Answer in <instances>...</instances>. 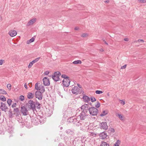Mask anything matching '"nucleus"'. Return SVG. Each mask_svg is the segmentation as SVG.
<instances>
[{
    "label": "nucleus",
    "instance_id": "obj_22",
    "mask_svg": "<svg viewBox=\"0 0 146 146\" xmlns=\"http://www.w3.org/2000/svg\"><path fill=\"white\" fill-rule=\"evenodd\" d=\"M38 90H40V92L42 93H43L45 91V89L44 86L41 85L39 86V88Z\"/></svg>",
    "mask_w": 146,
    "mask_h": 146
},
{
    "label": "nucleus",
    "instance_id": "obj_10",
    "mask_svg": "<svg viewBox=\"0 0 146 146\" xmlns=\"http://www.w3.org/2000/svg\"><path fill=\"white\" fill-rule=\"evenodd\" d=\"M0 108L2 110L6 112L8 109L7 106H6V104L3 102L1 103V105L0 106Z\"/></svg>",
    "mask_w": 146,
    "mask_h": 146
},
{
    "label": "nucleus",
    "instance_id": "obj_1",
    "mask_svg": "<svg viewBox=\"0 0 146 146\" xmlns=\"http://www.w3.org/2000/svg\"><path fill=\"white\" fill-rule=\"evenodd\" d=\"M81 109L82 111L80 113L79 116L81 120H84L89 115L88 105L86 104L82 106L81 107Z\"/></svg>",
    "mask_w": 146,
    "mask_h": 146
},
{
    "label": "nucleus",
    "instance_id": "obj_29",
    "mask_svg": "<svg viewBox=\"0 0 146 146\" xmlns=\"http://www.w3.org/2000/svg\"><path fill=\"white\" fill-rule=\"evenodd\" d=\"M35 40V38L33 37L30 40H28L27 41V43L29 44V43H31L33 42Z\"/></svg>",
    "mask_w": 146,
    "mask_h": 146
},
{
    "label": "nucleus",
    "instance_id": "obj_60",
    "mask_svg": "<svg viewBox=\"0 0 146 146\" xmlns=\"http://www.w3.org/2000/svg\"><path fill=\"white\" fill-rule=\"evenodd\" d=\"M109 2V1H106V2L107 3H108Z\"/></svg>",
    "mask_w": 146,
    "mask_h": 146
},
{
    "label": "nucleus",
    "instance_id": "obj_7",
    "mask_svg": "<svg viewBox=\"0 0 146 146\" xmlns=\"http://www.w3.org/2000/svg\"><path fill=\"white\" fill-rule=\"evenodd\" d=\"M21 111L24 115H26L29 114L28 110L25 106H23L21 107Z\"/></svg>",
    "mask_w": 146,
    "mask_h": 146
},
{
    "label": "nucleus",
    "instance_id": "obj_2",
    "mask_svg": "<svg viewBox=\"0 0 146 146\" xmlns=\"http://www.w3.org/2000/svg\"><path fill=\"white\" fill-rule=\"evenodd\" d=\"M68 121L70 123L74 124L78 126H79L81 124V123H80V121L77 119V118L75 117H70L68 119Z\"/></svg>",
    "mask_w": 146,
    "mask_h": 146
},
{
    "label": "nucleus",
    "instance_id": "obj_44",
    "mask_svg": "<svg viewBox=\"0 0 146 146\" xmlns=\"http://www.w3.org/2000/svg\"><path fill=\"white\" fill-rule=\"evenodd\" d=\"M49 73V72L48 71H45L44 73V75H47Z\"/></svg>",
    "mask_w": 146,
    "mask_h": 146
},
{
    "label": "nucleus",
    "instance_id": "obj_27",
    "mask_svg": "<svg viewBox=\"0 0 146 146\" xmlns=\"http://www.w3.org/2000/svg\"><path fill=\"white\" fill-rule=\"evenodd\" d=\"M14 111L15 113H18L20 114V111L18 108H14Z\"/></svg>",
    "mask_w": 146,
    "mask_h": 146
},
{
    "label": "nucleus",
    "instance_id": "obj_14",
    "mask_svg": "<svg viewBox=\"0 0 146 146\" xmlns=\"http://www.w3.org/2000/svg\"><path fill=\"white\" fill-rule=\"evenodd\" d=\"M32 122L35 125H36L37 124L38 122L40 121V120L38 119L37 117H33L32 119Z\"/></svg>",
    "mask_w": 146,
    "mask_h": 146
},
{
    "label": "nucleus",
    "instance_id": "obj_50",
    "mask_svg": "<svg viewBox=\"0 0 146 146\" xmlns=\"http://www.w3.org/2000/svg\"><path fill=\"white\" fill-rule=\"evenodd\" d=\"M29 86L30 87H31L32 86V83H29L28 84Z\"/></svg>",
    "mask_w": 146,
    "mask_h": 146
},
{
    "label": "nucleus",
    "instance_id": "obj_36",
    "mask_svg": "<svg viewBox=\"0 0 146 146\" xmlns=\"http://www.w3.org/2000/svg\"><path fill=\"white\" fill-rule=\"evenodd\" d=\"M24 99V97L23 95H21L19 97V100L21 101H23Z\"/></svg>",
    "mask_w": 146,
    "mask_h": 146
},
{
    "label": "nucleus",
    "instance_id": "obj_55",
    "mask_svg": "<svg viewBox=\"0 0 146 146\" xmlns=\"http://www.w3.org/2000/svg\"><path fill=\"white\" fill-rule=\"evenodd\" d=\"M79 28L78 27H76L74 28V30H77L79 29Z\"/></svg>",
    "mask_w": 146,
    "mask_h": 146
},
{
    "label": "nucleus",
    "instance_id": "obj_19",
    "mask_svg": "<svg viewBox=\"0 0 146 146\" xmlns=\"http://www.w3.org/2000/svg\"><path fill=\"white\" fill-rule=\"evenodd\" d=\"M35 96V94L34 93L31 92H28L27 94V97L29 99L33 98Z\"/></svg>",
    "mask_w": 146,
    "mask_h": 146
},
{
    "label": "nucleus",
    "instance_id": "obj_33",
    "mask_svg": "<svg viewBox=\"0 0 146 146\" xmlns=\"http://www.w3.org/2000/svg\"><path fill=\"white\" fill-rule=\"evenodd\" d=\"M142 42L143 43L144 42V41L143 39H138V40L136 41H135L134 42Z\"/></svg>",
    "mask_w": 146,
    "mask_h": 146
},
{
    "label": "nucleus",
    "instance_id": "obj_59",
    "mask_svg": "<svg viewBox=\"0 0 146 146\" xmlns=\"http://www.w3.org/2000/svg\"><path fill=\"white\" fill-rule=\"evenodd\" d=\"M2 20V17L0 16V20Z\"/></svg>",
    "mask_w": 146,
    "mask_h": 146
},
{
    "label": "nucleus",
    "instance_id": "obj_46",
    "mask_svg": "<svg viewBox=\"0 0 146 146\" xmlns=\"http://www.w3.org/2000/svg\"><path fill=\"white\" fill-rule=\"evenodd\" d=\"M126 65L125 64L123 66H122L121 67V69H125L126 68Z\"/></svg>",
    "mask_w": 146,
    "mask_h": 146
},
{
    "label": "nucleus",
    "instance_id": "obj_34",
    "mask_svg": "<svg viewBox=\"0 0 146 146\" xmlns=\"http://www.w3.org/2000/svg\"><path fill=\"white\" fill-rule=\"evenodd\" d=\"M91 100L92 102H93L96 101V100L94 97H92L91 98Z\"/></svg>",
    "mask_w": 146,
    "mask_h": 146
},
{
    "label": "nucleus",
    "instance_id": "obj_45",
    "mask_svg": "<svg viewBox=\"0 0 146 146\" xmlns=\"http://www.w3.org/2000/svg\"><path fill=\"white\" fill-rule=\"evenodd\" d=\"M16 103H13L11 107L12 108H13L16 106Z\"/></svg>",
    "mask_w": 146,
    "mask_h": 146
},
{
    "label": "nucleus",
    "instance_id": "obj_62",
    "mask_svg": "<svg viewBox=\"0 0 146 146\" xmlns=\"http://www.w3.org/2000/svg\"><path fill=\"white\" fill-rule=\"evenodd\" d=\"M107 95H108V96H109V93H108V94H107Z\"/></svg>",
    "mask_w": 146,
    "mask_h": 146
},
{
    "label": "nucleus",
    "instance_id": "obj_58",
    "mask_svg": "<svg viewBox=\"0 0 146 146\" xmlns=\"http://www.w3.org/2000/svg\"><path fill=\"white\" fill-rule=\"evenodd\" d=\"M92 136H94V135H95H95H96V134H94V133H92Z\"/></svg>",
    "mask_w": 146,
    "mask_h": 146
},
{
    "label": "nucleus",
    "instance_id": "obj_57",
    "mask_svg": "<svg viewBox=\"0 0 146 146\" xmlns=\"http://www.w3.org/2000/svg\"><path fill=\"white\" fill-rule=\"evenodd\" d=\"M103 41L107 45H108V43L104 40H103Z\"/></svg>",
    "mask_w": 146,
    "mask_h": 146
},
{
    "label": "nucleus",
    "instance_id": "obj_30",
    "mask_svg": "<svg viewBox=\"0 0 146 146\" xmlns=\"http://www.w3.org/2000/svg\"><path fill=\"white\" fill-rule=\"evenodd\" d=\"M120 141L119 140H117L116 142L114 144L115 146H119V145L120 143Z\"/></svg>",
    "mask_w": 146,
    "mask_h": 146
},
{
    "label": "nucleus",
    "instance_id": "obj_28",
    "mask_svg": "<svg viewBox=\"0 0 146 146\" xmlns=\"http://www.w3.org/2000/svg\"><path fill=\"white\" fill-rule=\"evenodd\" d=\"M116 116H118L121 120H122L123 119V117L122 115L118 114Z\"/></svg>",
    "mask_w": 146,
    "mask_h": 146
},
{
    "label": "nucleus",
    "instance_id": "obj_53",
    "mask_svg": "<svg viewBox=\"0 0 146 146\" xmlns=\"http://www.w3.org/2000/svg\"><path fill=\"white\" fill-rule=\"evenodd\" d=\"M58 146H64V145L62 143H60L59 144Z\"/></svg>",
    "mask_w": 146,
    "mask_h": 146
},
{
    "label": "nucleus",
    "instance_id": "obj_32",
    "mask_svg": "<svg viewBox=\"0 0 146 146\" xmlns=\"http://www.w3.org/2000/svg\"><path fill=\"white\" fill-rule=\"evenodd\" d=\"M61 77L63 78H64V79H69V78L68 76H67L65 74H62Z\"/></svg>",
    "mask_w": 146,
    "mask_h": 146
},
{
    "label": "nucleus",
    "instance_id": "obj_8",
    "mask_svg": "<svg viewBox=\"0 0 146 146\" xmlns=\"http://www.w3.org/2000/svg\"><path fill=\"white\" fill-rule=\"evenodd\" d=\"M35 96L36 98L39 100H41L42 99V93L40 91H37L35 93Z\"/></svg>",
    "mask_w": 146,
    "mask_h": 146
},
{
    "label": "nucleus",
    "instance_id": "obj_23",
    "mask_svg": "<svg viewBox=\"0 0 146 146\" xmlns=\"http://www.w3.org/2000/svg\"><path fill=\"white\" fill-rule=\"evenodd\" d=\"M82 61L80 60H77L74 61L72 63L74 64H81L82 63Z\"/></svg>",
    "mask_w": 146,
    "mask_h": 146
},
{
    "label": "nucleus",
    "instance_id": "obj_61",
    "mask_svg": "<svg viewBox=\"0 0 146 146\" xmlns=\"http://www.w3.org/2000/svg\"><path fill=\"white\" fill-rule=\"evenodd\" d=\"M9 112H10L11 113H11V111L9 110Z\"/></svg>",
    "mask_w": 146,
    "mask_h": 146
},
{
    "label": "nucleus",
    "instance_id": "obj_37",
    "mask_svg": "<svg viewBox=\"0 0 146 146\" xmlns=\"http://www.w3.org/2000/svg\"><path fill=\"white\" fill-rule=\"evenodd\" d=\"M36 105H38V106H36V108L38 109L39 110L40 109V103H39L37 102H36Z\"/></svg>",
    "mask_w": 146,
    "mask_h": 146
},
{
    "label": "nucleus",
    "instance_id": "obj_56",
    "mask_svg": "<svg viewBox=\"0 0 146 146\" xmlns=\"http://www.w3.org/2000/svg\"><path fill=\"white\" fill-rule=\"evenodd\" d=\"M16 113V117H17V116H19V115H21L20 113V114H19L18 113Z\"/></svg>",
    "mask_w": 146,
    "mask_h": 146
},
{
    "label": "nucleus",
    "instance_id": "obj_4",
    "mask_svg": "<svg viewBox=\"0 0 146 146\" xmlns=\"http://www.w3.org/2000/svg\"><path fill=\"white\" fill-rule=\"evenodd\" d=\"M61 75V73L59 71L54 72L53 75L52 76V78L56 82H57L59 80V77Z\"/></svg>",
    "mask_w": 146,
    "mask_h": 146
},
{
    "label": "nucleus",
    "instance_id": "obj_41",
    "mask_svg": "<svg viewBox=\"0 0 146 146\" xmlns=\"http://www.w3.org/2000/svg\"><path fill=\"white\" fill-rule=\"evenodd\" d=\"M88 35L86 33H83L81 35V37H86Z\"/></svg>",
    "mask_w": 146,
    "mask_h": 146
},
{
    "label": "nucleus",
    "instance_id": "obj_52",
    "mask_svg": "<svg viewBox=\"0 0 146 146\" xmlns=\"http://www.w3.org/2000/svg\"><path fill=\"white\" fill-rule=\"evenodd\" d=\"M9 117L11 118H12L13 117L12 114L11 113V114H10L9 115Z\"/></svg>",
    "mask_w": 146,
    "mask_h": 146
},
{
    "label": "nucleus",
    "instance_id": "obj_47",
    "mask_svg": "<svg viewBox=\"0 0 146 146\" xmlns=\"http://www.w3.org/2000/svg\"><path fill=\"white\" fill-rule=\"evenodd\" d=\"M120 101H121V103L122 104H123V105H124L125 104V102L122 100H120Z\"/></svg>",
    "mask_w": 146,
    "mask_h": 146
},
{
    "label": "nucleus",
    "instance_id": "obj_63",
    "mask_svg": "<svg viewBox=\"0 0 146 146\" xmlns=\"http://www.w3.org/2000/svg\"><path fill=\"white\" fill-rule=\"evenodd\" d=\"M101 50L102 51H103V50L102 49V50Z\"/></svg>",
    "mask_w": 146,
    "mask_h": 146
},
{
    "label": "nucleus",
    "instance_id": "obj_39",
    "mask_svg": "<svg viewBox=\"0 0 146 146\" xmlns=\"http://www.w3.org/2000/svg\"><path fill=\"white\" fill-rule=\"evenodd\" d=\"M35 89L37 90H38V89L39 88V86L38 87V83H36L35 84Z\"/></svg>",
    "mask_w": 146,
    "mask_h": 146
},
{
    "label": "nucleus",
    "instance_id": "obj_20",
    "mask_svg": "<svg viewBox=\"0 0 146 146\" xmlns=\"http://www.w3.org/2000/svg\"><path fill=\"white\" fill-rule=\"evenodd\" d=\"M82 98L86 102H88L90 100V98L89 97L86 96H83Z\"/></svg>",
    "mask_w": 146,
    "mask_h": 146
},
{
    "label": "nucleus",
    "instance_id": "obj_26",
    "mask_svg": "<svg viewBox=\"0 0 146 146\" xmlns=\"http://www.w3.org/2000/svg\"><path fill=\"white\" fill-rule=\"evenodd\" d=\"M0 94H7V93L4 90L0 89Z\"/></svg>",
    "mask_w": 146,
    "mask_h": 146
},
{
    "label": "nucleus",
    "instance_id": "obj_42",
    "mask_svg": "<svg viewBox=\"0 0 146 146\" xmlns=\"http://www.w3.org/2000/svg\"><path fill=\"white\" fill-rule=\"evenodd\" d=\"M5 62V60H0V65H2Z\"/></svg>",
    "mask_w": 146,
    "mask_h": 146
},
{
    "label": "nucleus",
    "instance_id": "obj_31",
    "mask_svg": "<svg viewBox=\"0 0 146 146\" xmlns=\"http://www.w3.org/2000/svg\"><path fill=\"white\" fill-rule=\"evenodd\" d=\"M12 102V100L11 99H8L7 101V103L9 106H10Z\"/></svg>",
    "mask_w": 146,
    "mask_h": 146
},
{
    "label": "nucleus",
    "instance_id": "obj_24",
    "mask_svg": "<svg viewBox=\"0 0 146 146\" xmlns=\"http://www.w3.org/2000/svg\"><path fill=\"white\" fill-rule=\"evenodd\" d=\"M100 146H109V144L105 142H102Z\"/></svg>",
    "mask_w": 146,
    "mask_h": 146
},
{
    "label": "nucleus",
    "instance_id": "obj_25",
    "mask_svg": "<svg viewBox=\"0 0 146 146\" xmlns=\"http://www.w3.org/2000/svg\"><path fill=\"white\" fill-rule=\"evenodd\" d=\"M0 100L4 102L6 100V98L3 96L0 95Z\"/></svg>",
    "mask_w": 146,
    "mask_h": 146
},
{
    "label": "nucleus",
    "instance_id": "obj_40",
    "mask_svg": "<svg viewBox=\"0 0 146 146\" xmlns=\"http://www.w3.org/2000/svg\"><path fill=\"white\" fill-rule=\"evenodd\" d=\"M100 106V103L99 102H98L97 104L96 105H95V106L96 108H98Z\"/></svg>",
    "mask_w": 146,
    "mask_h": 146
},
{
    "label": "nucleus",
    "instance_id": "obj_6",
    "mask_svg": "<svg viewBox=\"0 0 146 146\" xmlns=\"http://www.w3.org/2000/svg\"><path fill=\"white\" fill-rule=\"evenodd\" d=\"M99 126L100 129H103L104 130H106L108 128L107 123L105 122H103L100 123L99 125Z\"/></svg>",
    "mask_w": 146,
    "mask_h": 146
},
{
    "label": "nucleus",
    "instance_id": "obj_5",
    "mask_svg": "<svg viewBox=\"0 0 146 146\" xmlns=\"http://www.w3.org/2000/svg\"><path fill=\"white\" fill-rule=\"evenodd\" d=\"M28 105L30 109H31L33 111L35 110V102L32 100H30L28 102Z\"/></svg>",
    "mask_w": 146,
    "mask_h": 146
},
{
    "label": "nucleus",
    "instance_id": "obj_3",
    "mask_svg": "<svg viewBox=\"0 0 146 146\" xmlns=\"http://www.w3.org/2000/svg\"><path fill=\"white\" fill-rule=\"evenodd\" d=\"M89 112L92 115H96L98 113V110L96 108L92 107L90 108L88 106V113Z\"/></svg>",
    "mask_w": 146,
    "mask_h": 146
},
{
    "label": "nucleus",
    "instance_id": "obj_16",
    "mask_svg": "<svg viewBox=\"0 0 146 146\" xmlns=\"http://www.w3.org/2000/svg\"><path fill=\"white\" fill-rule=\"evenodd\" d=\"M36 18H33L31 20L27 23V26H29L32 25L36 21Z\"/></svg>",
    "mask_w": 146,
    "mask_h": 146
},
{
    "label": "nucleus",
    "instance_id": "obj_17",
    "mask_svg": "<svg viewBox=\"0 0 146 146\" xmlns=\"http://www.w3.org/2000/svg\"><path fill=\"white\" fill-rule=\"evenodd\" d=\"M66 132L68 135H72L74 134V130L68 129L66 130Z\"/></svg>",
    "mask_w": 146,
    "mask_h": 146
},
{
    "label": "nucleus",
    "instance_id": "obj_35",
    "mask_svg": "<svg viewBox=\"0 0 146 146\" xmlns=\"http://www.w3.org/2000/svg\"><path fill=\"white\" fill-rule=\"evenodd\" d=\"M103 92L102 91L97 90L96 91V93L97 94H100L103 93Z\"/></svg>",
    "mask_w": 146,
    "mask_h": 146
},
{
    "label": "nucleus",
    "instance_id": "obj_49",
    "mask_svg": "<svg viewBox=\"0 0 146 146\" xmlns=\"http://www.w3.org/2000/svg\"><path fill=\"white\" fill-rule=\"evenodd\" d=\"M24 87H25V88L26 89H27V85L26 84H24Z\"/></svg>",
    "mask_w": 146,
    "mask_h": 146
},
{
    "label": "nucleus",
    "instance_id": "obj_11",
    "mask_svg": "<svg viewBox=\"0 0 146 146\" xmlns=\"http://www.w3.org/2000/svg\"><path fill=\"white\" fill-rule=\"evenodd\" d=\"M40 57H38L35 58L34 60L31 62L28 66V68H31L33 64L38 61L40 59Z\"/></svg>",
    "mask_w": 146,
    "mask_h": 146
},
{
    "label": "nucleus",
    "instance_id": "obj_51",
    "mask_svg": "<svg viewBox=\"0 0 146 146\" xmlns=\"http://www.w3.org/2000/svg\"><path fill=\"white\" fill-rule=\"evenodd\" d=\"M77 85H78V87L79 88H82V87L81 86L80 84H77Z\"/></svg>",
    "mask_w": 146,
    "mask_h": 146
},
{
    "label": "nucleus",
    "instance_id": "obj_13",
    "mask_svg": "<svg viewBox=\"0 0 146 146\" xmlns=\"http://www.w3.org/2000/svg\"><path fill=\"white\" fill-rule=\"evenodd\" d=\"M79 90V89L77 87L74 86V87L73 88L72 90V91L73 94H78Z\"/></svg>",
    "mask_w": 146,
    "mask_h": 146
},
{
    "label": "nucleus",
    "instance_id": "obj_21",
    "mask_svg": "<svg viewBox=\"0 0 146 146\" xmlns=\"http://www.w3.org/2000/svg\"><path fill=\"white\" fill-rule=\"evenodd\" d=\"M108 113V111L107 110L103 111L100 114L101 116L102 117L107 114Z\"/></svg>",
    "mask_w": 146,
    "mask_h": 146
},
{
    "label": "nucleus",
    "instance_id": "obj_48",
    "mask_svg": "<svg viewBox=\"0 0 146 146\" xmlns=\"http://www.w3.org/2000/svg\"><path fill=\"white\" fill-rule=\"evenodd\" d=\"M124 40L126 41H128L129 40V39L127 38H125L124 39Z\"/></svg>",
    "mask_w": 146,
    "mask_h": 146
},
{
    "label": "nucleus",
    "instance_id": "obj_38",
    "mask_svg": "<svg viewBox=\"0 0 146 146\" xmlns=\"http://www.w3.org/2000/svg\"><path fill=\"white\" fill-rule=\"evenodd\" d=\"M138 1L140 3H146V0H138Z\"/></svg>",
    "mask_w": 146,
    "mask_h": 146
},
{
    "label": "nucleus",
    "instance_id": "obj_54",
    "mask_svg": "<svg viewBox=\"0 0 146 146\" xmlns=\"http://www.w3.org/2000/svg\"><path fill=\"white\" fill-rule=\"evenodd\" d=\"M111 132H112L113 133L114 132V130L113 129V128L111 129Z\"/></svg>",
    "mask_w": 146,
    "mask_h": 146
},
{
    "label": "nucleus",
    "instance_id": "obj_43",
    "mask_svg": "<svg viewBox=\"0 0 146 146\" xmlns=\"http://www.w3.org/2000/svg\"><path fill=\"white\" fill-rule=\"evenodd\" d=\"M11 85L10 84H8L7 85V88L8 89L10 90L11 89Z\"/></svg>",
    "mask_w": 146,
    "mask_h": 146
},
{
    "label": "nucleus",
    "instance_id": "obj_18",
    "mask_svg": "<svg viewBox=\"0 0 146 146\" xmlns=\"http://www.w3.org/2000/svg\"><path fill=\"white\" fill-rule=\"evenodd\" d=\"M99 135L100 136V138L102 139H104L105 138H106L107 137L106 134L104 132L101 133Z\"/></svg>",
    "mask_w": 146,
    "mask_h": 146
},
{
    "label": "nucleus",
    "instance_id": "obj_9",
    "mask_svg": "<svg viewBox=\"0 0 146 146\" xmlns=\"http://www.w3.org/2000/svg\"><path fill=\"white\" fill-rule=\"evenodd\" d=\"M70 81L69 79H64L62 81V83L64 86L67 87L70 84Z\"/></svg>",
    "mask_w": 146,
    "mask_h": 146
},
{
    "label": "nucleus",
    "instance_id": "obj_12",
    "mask_svg": "<svg viewBox=\"0 0 146 146\" xmlns=\"http://www.w3.org/2000/svg\"><path fill=\"white\" fill-rule=\"evenodd\" d=\"M44 84L46 86H48L50 84V82L48 78L47 77H44L43 79Z\"/></svg>",
    "mask_w": 146,
    "mask_h": 146
},
{
    "label": "nucleus",
    "instance_id": "obj_15",
    "mask_svg": "<svg viewBox=\"0 0 146 146\" xmlns=\"http://www.w3.org/2000/svg\"><path fill=\"white\" fill-rule=\"evenodd\" d=\"M9 34L12 37L15 36L17 34L16 31L14 30H11L9 32Z\"/></svg>",
    "mask_w": 146,
    "mask_h": 146
}]
</instances>
